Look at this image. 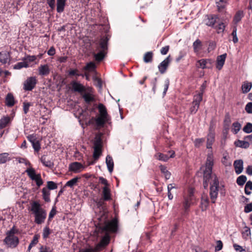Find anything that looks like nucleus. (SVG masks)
<instances>
[{
	"instance_id": "f257e3e1",
	"label": "nucleus",
	"mask_w": 252,
	"mask_h": 252,
	"mask_svg": "<svg viewBox=\"0 0 252 252\" xmlns=\"http://www.w3.org/2000/svg\"><path fill=\"white\" fill-rule=\"evenodd\" d=\"M214 165V157L213 153L210 151L207 154V157L205 165L202 167L203 171V186L205 189L208 187L209 183L211 178L214 177V174H212V169Z\"/></svg>"
},
{
	"instance_id": "f03ea898",
	"label": "nucleus",
	"mask_w": 252,
	"mask_h": 252,
	"mask_svg": "<svg viewBox=\"0 0 252 252\" xmlns=\"http://www.w3.org/2000/svg\"><path fill=\"white\" fill-rule=\"evenodd\" d=\"M31 211L34 214L35 223L40 224L45 221L47 213L38 201H34L31 203Z\"/></svg>"
},
{
	"instance_id": "7ed1b4c3",
	"label": "nucleus",
	"mask_w": 252,
	"mask_h": 252,
	"mask_svg": "<svg viewBox=\"0 0 252 252\" xmlns=\"http://www.w3.org/2000/svg\"><path fill=\"white\" fill-rule=\"evenodd\" d=\"M109 38L107 36H104L101 38L99 43L96 47V51H98L97 53H94V57L96 61L100 62L102 61L107 54L108 49L107 43Z\"/></svg>"
},
{
	"instance_id": "20e7f679",
	"label": "nucleus",
	"mask_w": 252,
	"mask_h": 252,
	"mask_svg": "<svg viewBox=\"0 0 252 252\" xmlns=\"http://www.w3.org/2000/svg\"><path fill=\"white\" fill-rule=\"evenodd\" d=\"M219 181L217 176L214 174V177L212 182L210 183L209 195L211 201L213 203L216 202L218 197V192L219 190Z\"/></svg>"
},
{
	"instance_id": "39448f33",
	"label": "nucleus",
	"mask_w": 252,
	"mask_h": 252,
	"mask_svg": "<svg viewBox=\"0 0 252 252\" xmlns=\"http://www.w3.org/2000/svg\"><path fill=\"white\" fill-rule=\"evenodd\" d=\"M98 108L100 113V116L96 119L95 123L97 126H102L108 121V114L106 109L103 104L101 103L99 104Z\"/></svg>"
},
{
	"instance_id": "423d86ee",
	"label": "nucleus",
	"mask_w": 252,
	"mask_h": 252,
	"mask_svg": "<svg viewBox=\"0 0 252 252\" xmlns=\"http://www.w3.org/2000/svg\"><path fill=\"white\" fill-rule=\"evenodd\" d=\"M193 198V193L191 190H189L187 194L183 195L182 200V204L185 213L188 212L190 207L193 203L192 201Z\"/></svg>"
},
{
	"instance_id": "0eeeda50",
	"label": "nucleus",
	"mask_w": 252,
	"mask_h": 252,
	"mask_svg": "<svg viewBox=\"0 0 252 252\" xmlns=\"http://www.w3.org/2000/svg\"><path fill=\"white\" fill-rule=\"evenodd\" d=\"M25 172L32 180L36 182V185L37 187H39L43 184V182L40 174H36L34 169L31 167L28 168Z\"/></svg>"
},
{
	"instance_id": "6e6552de",
	"label": "nucleus",
	"mask_w": 252,
	"mask_h": 252,
	"mask_svg": "<svg viewBox=\"0 0 252 252\" xmlns=\"http://www.w3.org/2000/svg\"><path fill=\"white\" fill-rule=\"evenodd\" d=\"M110 236L106 234L101 239L100 241L95 245L94 251L95 252H99L107 246L110 243Z\"/></svg>"
},
{
	"instance_id": "1a4fd4ad",
	"label": "nucleus",
	"mask_w": 252,
	"mask_h": 252,
	"mask_svg": "<svg viewBox=\"0 0 252 252\" xmlns=\"http://www.w3.org/2000/svg\"><path fill=\"white\" fill-rule=\"evenodd\" d=\"M37 84L36 77L32 76L28 77L24 83L23 89L26 91H32Z\"/></svg>"
},
{
	"instance_id": "9d476101",
	"label": "nucleus",
	"mask_w": 252,
	"mask_h": 252,
	"mask_svg": "<svg viewBox=\"0 0 252 252\" xmlns=\"http://www.w3.org/2000/svg\"><path fill=\"white\" fill-rule=\"evenodd\" d=\"M101 141L100 138L96 139L94 144L93 158L94 160H97L101 155Z\"/></svg>"
},
{
	"instance_id": "9b49d317",
	"label": "nucleus",
	"mask_w": 252,
	"mask_h": 252,
	"mask_svg": "<svg viewBox=\"0 0 252 252\" xmlns=\"http://www.w3.org/2000/svg\"><path fill=\"white\" fill-rule=\"evenodd\" d=\"M3 242L8 247L11 248H16L19 243L17 236H6Z\"/></svg>"
},
{
	"instance_id": "f8f14e48",
	"label": "nucleus",
	"mask_w": 252,
	"mask_h": 252,
	"mask_svg": "<svg viewBox=\"0 0 252 252\" xmlns=\"http://www.w3.org/2000/svg\"><path fill=\"white\" fill-rule=\"evenodd\" d=\"M118 229V221L115 218L108 222L104 227V229L106 231L112 233L117 232Z\"/></svg>"
},
{
	"instance_id": "ddd939ff",
	"label": "nucleus",
	"mask_w": 252,
	"mask_h": 252,
	"mask_svg": "<svg viewBox=\"0 0 252 252\" xmlns=\"http://www.w3.org/2000/svg\"><path fill=\"white\" fill-rule=\"evenodd\" d=\"M170 61V56L169 55L161 63H159V64L158 66V68L161 74H163L166 72V70L168 66V65Z\"/></svg>"
},
{
	"instance_id": "4468645a",
	"label": "nucleus",
	"mask_w": 252,
	"mask_h": 252,
	"mask_svg": "<svg viewBox=\"0 0 252 252\" xmlns=\"http://www.w3.org/2000/svg\"><path fill=\"white\" fill-rule=\"evenodd\" d=\"M205 24L208 26L213 27L217 21L218 17L216 15L210 14L206 16Z\"/></svg>"
},
{
	"instance_id": "2eb2a0df",
	"label": "nucleus",
	"mask_w": 252,
	"mask_h": 252,
	"mask_svg": "<svg viewBox=\"0 0 252 252\" xmlns=\"http://www.w3.org/2000/svg\"><path fill=\"white\" fill-rule=\"evenodd\" d=\"M102 199L105 201H110L111 200V190L109 187H103L102 188L101 197Z\"/></svg>"
},
{
	"instance_id": "dca6fc26",
	"label": "nucleus",
	"mask_w": 252,
	"mask_h": 252,
	"mask_svg": "<svg viewBox=\"0 0 252 252\" xmlns=\"http://www.w3.org/2000/svg\"><path fill=\"white\" fill-rule=\"evenodd\" d=\"M233 165L236 174L239 175L243 170V161L242 159H237L234 161Z\"/></svg>"
},
{
	"instance_id": "f3484780",
	"label": "nucleus",
	"mask_w": 252,
	"mask_h": 252,
	"mask_svg": "<svg viewBox=\"0 0 252 252\" xmlns=\"http://www.w3.org/2000/svg\"><path fill=\"white\" fill-rule=\"evenodd\" d=\"M226 56V54L225 53L218 56L217 58L216 68L218 70H220L222 68L225 63Z\"/></svg>"
},
{
	"instance_id": "a211bd4d",
	"label": "nucleus",
	"mask_w": 252,
	"mask_h": 252,
	"mask_svg": "<svg viewBox=\"0 0 252 252\" xmlns=\"http://www.w3.org/2000/svg\"><path fill=\"white\" fill-rule=\"evenodd\" d=\"M69 170L75 173L79 172L81 169H84V167L80 162H74L71 163L69 167Z\"/></svg>"
},
{
	"instance_id": "6ab92c4d",
	"label": "nucleus",
	"mask_w": 252,
	"mask_h": 252,
	"mask_svg": "<svg viewBox=\"0 0 252 252\" xmlns=\"http://www.w3.org/2000/svg\"><path fill=\"white\" fill-rule=\"evenodd\" d=\"M12 119L8 115L4 116L0 119V129H3L10 124Z\"/></svg>"
},
{
	"instance_id": "aec40b11",
	"label": "nucleus",
	"mask_w": 252,
	"mask_h": 252,
	"mask_svg": "<svg viewBox=\"0 0 252 252\" xmlns=\"http://www.w3.org/2000/svg\"><path fill=\"white\" fill-rule=\"evenodd\" d=\"M71 85L72 86V90L74 92L82 93L85 91V88L83 85L76 81H72Z\"/></svg>"
},
{
	"instance_id": "412c9836",
	"label": "nucleus",
	"mask_w": 252,
	"mask_h": 252,
	"mask_svg": "<svg viewBox=\"0 0 252 252\" xmlns=\"http://www.w3.org/2000/svg\"><path fill=\"white\" fill-rule=\"evenodd\" d=\"M10 55L9 52L3 51L0 52V62L5 64L10 61Z\"/></svg>"
},
{
	"instance_id": "4be33fe9",
	"label": "nucleus",
	"mask_w": 252,
	"mask_h": 252,
	"mask_svg": "<svg viewBox=\"0 0 252 252\" xmlns=\"http://www.w3.org/2000/svg\"><path fill=\"white\" fill-rule=\"evenodd\" d=\"M40 160L41 162L45 167L52 168L54 166V163L50 159H47L46 156L43 155L40 158Z\"/></svg>"
},
{
	"instance_id": "5701e85b",
	"label": "nucleus",
	"mask_w": 252,
	"mask_h": 252,
	"mask_svg": "<svg viewBox=\"0 0 252 252\" xmlns=\"http://www.w3.org/2000/svg\"><path fill=\"white\" fill-rule=\"evenodd\" d=\"M215 141V134L212 132H210L207 137L206 147L207 149H212V145Z\"/></svg>"
},
{
	"instance_id": "b1692460",
	"label": "nucleus",
	"mask_w": 252,
	"mask_h": 252,
	"mask_svg": "<svg viewBox=\"0 0 252 252\" xmlns=\"http://www.w3.org/2000/svg\"><path fill=\"white\" fill-rule=\"evenodd\" d=\"M106 163L108 170L110 173H112L114 168V161L112 157L110 155H107L106 157Z\"/></svg>"
},
{
	"instance_id": "393cba45",
	"label": "nucleus",
	"mask_w": 252,
	"mask_h": 252,
	"mask_svg": "<svg viewBox=\"0 0 252 252\" xmlns=\"http://www.w3.org/2000/svg\"><path fill=\"white\" fill-rule=\"evenodd\" d=\"M38 72L40 75L45 76L50 72V69L47 64L40 65L38 67Z\"/></svg>"
},
{
	"instance_id": "a878e982",
	"label": "nucleus",
	"mask_w": 252,
	"mask_h": 252,
	"mask_svg": "<svg viewBox=\"0 0 252 252\" xmlns=\"http://www.w3.org/2000/svg\"><path fill=\"white\" fill-rule=\"evenodd\" d=\"M234 145L237 147H240L244 149H247L250 147V143H248L246 140H237L234 142Z\"/></svg>"
},
{
	"instance_id": "bb28decb",
	"label": "nucleus",
	"mask_w": 252,
	"mask_h": 252,
	"mask_svg": "<svg viewBox=\"0 0 252 252\" xmlns=\"http://www.w3.org/2000/svg\"><path fill=\"white\" fill-rule=\"evenodd\" d=\"M15 104V99L11 93H8L5 97V104L8 107H12Z\"/></svg>"
},
{
	"instance_id": "cd10ccee",
	"label": "nucleus",
	"mask_w": 252,
	"mask_h": 252,
	"mask_svg": "<svg viewBox=\"0 0 252 252\" xmlns=\"http://www.w3.org/2000/svg\"><path fill=\"white\" fill-rule=\"evenodd\" d=\"M66 0H57V11L62 13L64 9Z\"/></svg>"
},
{
	"instance_id": "c85d7f7f",
	"label": "nucleus",
	"mask_w": 252,
	"mask_h": 252,
	"mask_svg": "<svg viewBox=\"0 0 252 252\" xmlns=\"http://www.w3.org/2000/svg\"><path fill=\"white\" fill-rule=\"evenodd\" d=\"M252 87V83L248 81H245L243 83L241 87L242 93L246 94L248 93Z\"/></svg>"
},
{
	"instance_id": "c756f323",
	"label": "nucleus",
	"mask_w": 252,
	"mask_h": 252,
	"mask_svg": "<svg viewBox=\"0 0 252 252\" xmlns=\"http://www.w3.org/2000/svg\"><path fill=\"white\" fill-rule=\"evenodd\" d=\"M42 197L44 200L46 202H50V192L47 188H43L42 189Z\"/></svg>"
},
{
	"instance_id": "7c9ffc66",
	"label": "nucleus",
	"mask_w": 252,
	"mask_h": 252,
	"mask_svg": "<svg viewBox=\"0 0 252 252\" xmlns=\"http://www.w3.org/2000/svg\"><path fill=\"white\" fill-rule=\"evenodd\" d=\"M202 42L199 39H196L193 43V48L195 53H198L202 49Z\"/></svg>"
},
{
	"instance_id": "2f4dec72",
	"label": "nucleus",
	"mask_w": 252,
	"mask_h": 252,
	"mask_svg": "<svg viewBox=\"0 0 252 252\" xmlns=\"http://www.w3.org/2000/svg\"><path fill=\"white\" fill-rule=\"evenodd\" d=\"M210 62V59H201L198 60L197 63H199V67L202 69L211 68V66L207 65V63Z\"/></svg>"
},
{
	"instance_id": "473e14b6",
	"label": "nucleus",
	"mask_w": 252,
	"mask_h": 252,
	"mask_svg": "<svg viewBox=\"0 0 252 252\" xmlns=\"http://www.w3.org/2000/svg\"><path fill=\"white\" fill-rule=\"evenodd\" d=\"M209 200L207 196L202 197L201 201V208L202 211H204L206 209L209 205Z\"/></svg>"
},
{
	"instance_id": "72a5a7b5",
	"label": "nucleus",
	"mask_w": 252,
	"mask_h": 252,
	"mask_svg": "<svg viewBox=\"0 0 252 252\" xmlns=\"http://www.w3.org/2000/svg\"><path fill=\"white\" fill-rule=\"evenodd\" d=\"M159 169L161 171V172L164 174L166 180H168L170 178L171 173L169 171L167 170L166 166L163 165H160L159 166Z\"/></svg>"
},
{
	"instance_id": "f704fd0d",
	"label": "nucleus",
	"mask_w": 252,
	"mask_h": 252,
	"mask_svg": "<svg viewBox=\"0 0 252 252\" xmlns=\"http://www.w3.org/2000/svg\"><path fill=\"white\" fill-rule=\"evenodd\" d=\"M155 157L157 159L164 162L167 161L169 159V157L168 155L163 154L161 153H157L156 155H155Z\"/></svg>"
},
{
	"instance_id": "c9c22d12",
	"label": "nucleus",
	"mask_w": 252,
	"mask_h": 252,
	"mask_svg": "<svg viewBox=\"0 0 252 252\" xmlns=\"http://www.w3.org/2000/svg\"><path fill=\"white\" fill-rule=\"evenodd\" d=\"M10 158L9 157V154L7 153H3L0 154V164L6 162L7 161L10 160Z\"/></svg>"
},
{
	"instance_id": "e433bc0d",
	"label": "nucleus",
	"mask_w": 252,
	"mask_h": 252,
	"mask_svg": "<svg viewBox=\"0 0 252 252\" xmlns=\"http://www.w3.org/2000/svg\"><path fill=\"white\" fill-rule=\"evenodd\" d=\"M153 53L152 52H148L144 56L143 60L145 63L152 62L153 60Z\"/></svg>"
},
{
	"instance_id": "4c0bfd02",
	"label": "nucleus",
	"mask_w": 252,
	"mask_h": 252,
	"mask_svg": "<svg viewBox=\"0 0 252 252\" xmlns=\"http://www.w3.org/2000/svg\"><path fill=\"white\" fill-rule=\"evenodd\" d=\"M241 128V125L238 122L233 123L232 126V131L234 134H237Z\"/></svg>"
},
{
	"instance_id": "58836bf2",
	"label": "nucleus",
	"mask_w": 252,
	"mask_h": 252,
	"mask_svg": "<svg viewBox=\"0 0 252 252\" xmlns=\"http://www.w3.org/2000/svg\"><path fill=\"white\" fill-rule=\"evenodd\" d=\"M216 4L219 10L224 8L227 4V0H216Z\"/></svg>"
},
{
	"instance_id": "ea45409f",
	"label": "nucleus",
	"mask_w": 252,
	"mask_h": 252,
	"mask_svg": "<svg viewBox=\"0 0 252 252\" xmlns=\"http://www.w3.org/2000/svg\"><path fill=\"white\" fill-rule=\"evenodd\" d=\"M247 180V177L245 175H242L239 176L237 178L236 183L239 186H242L246 182Z\"/></svg>"
},
{
	"instance_id": "a19ab883",
	"label": "nucleus",
	"mask_w": 252,
	"mask_h": 252,
	"mask_svg": "<svg viewBox=\"0 0 252 252\" xmlns=\"http://www.w3.org/2000/svg\"><path fill=\"white\" fill-rule=\"evenodd\" d=\"M97 207L100 210H104V206H105V200L102 199V198L99 199H97L96 200L94 201Z\"/></svg>"
},
{
	"instance_id": "79ce46f5",
	"label": "nucleus",
	"mask_w": 252,
	"mask_h": 252,
	"mask_svg": "<svg viewBox=\"0 0 252 252\" xmlns=\"http://www.w3.org/2000/svg\"><path fill=\"white\" fill-rule=\"evenodd\" d=\"M252 189V182L249 181L246 183L245 187V192L247 195H250L251 194V190Z\"/></svg>"
},
{
	"instance_id": "37998d69",
	"label": "nucleus",
	"mask_w": 252,
	"mask_h": 252,
	"mask_svg": "<svg viewBox=\"0 0 252 252\" xmlns=\"http://www.w3.org/2000/svg\"><path fill=\"white\" fill-rule=\"evenodd\" d=\"M202 99L203 93H199V94L194 95L192 102L200 104L201 101L202 100Z\"/></svg>"
},
{
	"instance_id": "c03bdc74",
	"label": "nucleus",
	"mask_w": 252,
	"mask_h": 252,
	"mask_svg": "<svg viewBox=\"0 0 252 252\" xmlns=\"http://www.w3.org/2000/svg\"><path fill=\"white\" fill-rule=\"evenodd\" d=\"M29 67V64L26 62H21L17 63L14 66V68L16 69H20L23 67L27 68Z\"/></svg>"
},
{
	"instance_id": "a18cd8bd",
	"label": "nucleus",
	"mask_w": 252,
	"mask_h": 252,
	"mask_svg": "<svg viewBox=\"0 0 252 252\" xmlns=\"http://www.w3.org/2000/svg\"><path fill=\"white\" fill-rule=\"evenodd\" d=\"M245 230L242 233V237L245 239H247L251 234L250 228L246 226L244 227Z\"/></svg>"
},
{
	"instance_id": "49530a36",
	"label": "nucleus",
	"mask_w": 252,
	"mask_h": 252,
	"mask_svg": "<svg viewBox=\"0 0 252 252\" xmlns=\"http://www.w3.org/2000/svg\"><path fill=\"white\" fill-rule=\"evenodd\" d=\"M199 106H200V104L192 102V106L189 109L190 114H195L197 112V111H198Z\"/></svg>"
},
{
	"instance_id": "de8ad7c7",
	"label": "nucleus",
	"mask_w": 252,
	"mask_h": 252,
	"mask_svg": "<svg viewBox=\"0 0 252 252\" xmlns=\"http://www.w3.org/2000/svg\"><path fill=\"white\" fill-rule=\"evenodd\" d=\"M243 130L246 133H250L252 132V124L251 123H247L244 126Z\"/></svg>"
},
{
	"instance_id": "09e8293b",
	"label": "nucleus",
	"mask_w": 252,
	"mask_h": 252,
	"mask_svg": "<svg viewBox=\"0 0 252 252\" xmlns=\"http://www.w3.org/2000/svg\"><path fill=\"white\" fill-rule=\"evenodd\" d=\"M243 17V12L242 11H238L234 17V21L235 23H238Z\"/></svg>"
},
{
	"instance_id": "8fccbe9b",
	"label": "nucleus",
	"mask_w": 252,
	"mask_h": 252,
	"mask_svg": "<svg viewBox=\"0 0 252 252\" xmlns=\"http://www.w3.org/2000/svg\"><path fill=\"white\" fill-rule=\"evenodd\" d=\"M78 178L77 177L74 178L66 182L65 184V187H69L72 188L73 187L77 182Z\"/></svg>"
},
{
	"instance_id": "3c124183",
	"label": "nucleus",
	"mask_w": 252,
	"mask_h": 252,
	"mask_svg": "<svg viewBox=\"0 0 252 252\" xmlns=\"http://www.w3.org/2000/svg\"><path fill=\"white\" fill-rule=\"evenodd\" d=\"M51 234V230L48 226H46L43 230L42 236L44 239H46Z\"/></svg>"
},
{
	"instance_id": "603ef678",
	"label": "nucleus",
	"mask_w": 252,
	"mask_h": 252,
	"mask_svg": "<svg viewBox=\"0 0 252 252\" xmlns=\"http://www.w3.org/2000/svg\"><path fill=\"white\" fill-rule=\"evenodd\" d=\"M95 64L94 62H91L86 64L84 67V69L86 70H94L95 69Z\"/></svg>"
},
{
	"instance_id": "864d4df0",
	"label": "nucleus",
	"mask_w": 252,
	"mask_h": 252,
	"mask_svg": "<svg viewBox=\"0 0 252 252\" xmlns=\"http://www.w3.org/2000/svg\"><path fill=\"white\" fill-rule=\"evenodd\" d=\"M18 230L15 228V226H13L6 233V236H16L15 234L17 233Z\"/></svg>"
},
{
	"instance_id": "5fc2aeb1",
	"label": "nucleus",
	"mask_w": 252,
	"mask_h": 252,
	"mask_svg": "<svg viewBox=\"0 0 252 252\" xmlns=\"http://www.w3.org/2000/svg\"><path fill=\"white\" fill-rule=\"evenodd\" d=\"M231 35L233 37V42L234 43L238 42V38L237 36V28L236 27L233 28L232 32L231 33Z\"/></svg>"
},
{
	"instance_id": "6e6d98bb",
	"label": "nucleus",
	"mask_w": 252,
	"mask_h": 252,
	"mask_svg": "<svg viewBox=\"0 0 252 252\" xmlns=\"http://www.w3.org/2000/svg\"><path fill=\"white\" fill-rule=\"evenodd\" d=\"M47 183L48 189L53 190L57 188V185L53 181H48Z\"/></svg>"
},
{
	"instance_id": "4d7b16f0",
	"label": "nucleus",
	"mask_w": 252,
	"mask_h": 252,
	"mask_svg": "<svg viewBox=\"0 0 252 252\" xmlns=\"http://www.w3.org/2000/svg\"><path fill=\"white\" fill-rule=\"evenodd\" d=\"M32 146L35 152H38L40 148V144L38 140H36L34 143L32 144Z\"/></svg>"
},
{
	"instance_id": "13d9d810",
	"label": "nucleus",
	"mask_w": 252,
	"mask_h": 252,
	"mask_svg": "<svg viewBox=\"0 0 252 252\" xmlns=\"http://www.w3.org/2000/svg\"><path fill=\"white\" fill-rule=\"evenodd\" d=\"M83 97L87 103H90L94 100V97L89 94H84Z\"/></svg>"
},
{
	"instance_id": "bf43d9fd",
	"label": "nucleus",
	"mask_w": 252,
	"mask_h": 252,
	"mask_svg": "<svg viewBox=\"0 0 252 252\" xmlns=\"http://www.w3.org/2000/svg\"><path fill=\"white\" fill-rule=\"evenodd\" d=\"M169 84H170L169 79L168 78L165 79V80L164 81V90L163 92V96H164L166 94V92L169 88Z\"/></svg>"
},
{
	"instance_id": "052dcab7",
	"label": "nucleus",
	"mask_w": 252,
	"mask_h": 252,
	"mask_svg": "<svg viewBox=\"0 0 252 252\" xmlns=\"http://www.w3.org/2000/svg\"><path fill=\"white\" fill-rule=\"evenodd\" d=\"M38 242V238H37V237L36 236H34L32 240V242L30 243L29 247H28V251H30L31 249V248L33 246H34L35 245H36L37 244V243Z\"/></svg>"
},
{
	"instance_id": "680f3d73",
	"label": "nucleus",
	"mask_w": 252,
	"mask_h": 252,
	"mask_svg": "<svg viewBox=\"0 0 252 252\" xmlns=\"http://www.w3.org/2000/svg\"><path fill=\"white\" fill-rule=\"evenodd\" d=\"M56 207L54 206L49 213L48 220H51L56 214Z\"/></svg>"
},
{
	"instance_id": "e2e57ef3",
	"label": "nucleus",
	"mask_w": 252,
	"mask_h": 252,
	"mask_svg": "<svg viewBox=\"0 0 252 252\" xmlns=\"http://www.w3.org/2000/svg\"><path fill=\"white\" fill-rule=\"evenodd\" d=\"M245 110L248 114H252V102H248L246 104Z\"/></svg>"
},
{
	"instance_id": "0e129e2a",
	"label": "nucleus",
	"mask_w": 252,
	"mask_h": 252,
	"mask_svg": "<svg viewBox=\"0 0 252 252\" xmlns=\"http://www.w3.org/2000/svg\"><path fill=\"white\" fill-rule=\"evenodd\" d=\"M225 29V26L223 23H220L217 27L216 29L218 31V33L223 32Z\"/></svg>"
},
{
	"instance_id": "69168bd1",
	"label": "nucleus",
	"mask_w": 252,
	"mask_h": 252,
	"mask_svg": "<svg viewBox=\"0 0 252 252\" xmlns=\"http://www.w3.org/2000/svg\"><path fill=\"white\" fill-rule=\"evenodd\" d=\"M223 247V244L221 241L218 240L217 241V246L215 247V251L218 252L220 251Z\"/></svg>"
},
{
	"instance_id": "338daca9",
	"label": "nucleus",
	"mask_w": 252,
	"mask_h": 252,
	"mask_svg": "<svg viewBox=\"0 0 252 252\" xmlns=\"http://www.w3.org/2000/svg\"><path fill=\"white\" fill-rule=\"evenodd\" d=\"M31 104L29 102H24L23 103V110L25 114H27L29 111Z\"/></svg>"
},
{
	"instance_id": "774afa93",
	"label": "nucleus",
	"mask_w": 252,
	"mask_h": 252,
	"mask_svg": "<svg viewBox=\"0 0 252 252\" xmlns=\"http://www.w3.org/2000/svg\"><path fill=\"white\" fill-rule=\"evenodd\" d=\"M244 211L246 213H248L252 211V202L247 204L245 206Z\"/></svg>"
}]
</instances>
